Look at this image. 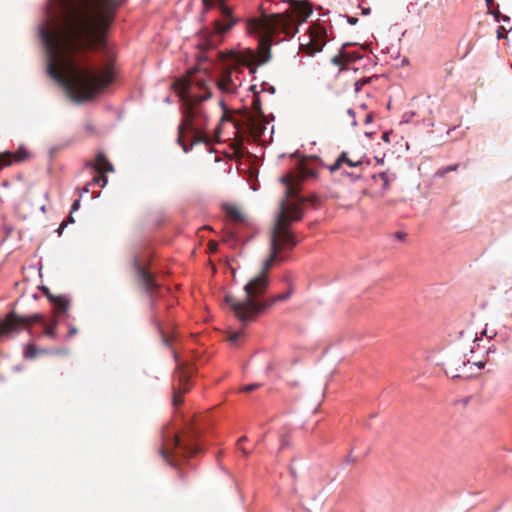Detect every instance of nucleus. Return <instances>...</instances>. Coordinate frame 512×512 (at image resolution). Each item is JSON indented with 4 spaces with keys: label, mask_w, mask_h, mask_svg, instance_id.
Instances as JSON below:
<instances>
[{
    "label": "nucleus",
    "mask_w": 512,
    "mask_h": 512,
    "mask_svg": "<svg viewBox=\"0 0 512 512\" xmlns=\"http://www.w3.org/2000/svg\"><path fill=\"white\" fill-rule=\"evenodd\" d=\"M86 129H87L88 131H91V132H92V131H93V126H92V124H90V123L86 124Z\"/></svg>",
    "instance_id": "3c124183"
},
{
    "label": "nucleus",
    "mask_w": 512,
    "mask_h": 512,
    "mask_svg": "<svg viewBox=\"0 0 512 512\" xmlns=\"http://www.w3.org/2000/svg\"><path fill=\"white\" fill-rule=\"evenodd\" d=\"M177 362L175 376L178 380L177 385H173V405L178 406L183 402V395L189 391V381L194 373V368L188 363L178 362L177 355L175 354Z\"/></svg>",
    "instance_id": "6e6552de"
},
{
    "label": "nucleus",
    "mask_w": 512,
    "mask_h": 512,
    "mask_svg": "<svg viewBox=\"0 0 512 512\" xmlns=\"http://www.w3.org/2000/svg\"><path fill=\"white\" fill-rule=\"evenodd\" d=\"M39 323L43 326V334L50 338L56 337V327L58 325L57 319H53L51 323L47 324L43 315L32 314L28 316H21L16 312L12 311L6 315V317L0 321V336L8 335L12 332H18L21 329H25L30 332V328L33 324Z\"/></svg>",
    "instance_id": "0eeeda50"
},
{
    "label": "nucleus",
    "mask_w": 512,
    "mask_h": 512,
    "mask_svg": "<svg viewBox=\"0 0 512 512\" xmlns=\"http://www.w3.org/2000/svg\"><path fill=\"white\" fill-rule=\"evenodd\" d=\"M311 14V9L297 1H292L290 8L284 13L264 14L260 18H251L247 22L249 33L259 35L258 50H246L245 54L234 55L232 63L223 68L217 82L218 88L225 93H234L237 82L233 74L239 70L238 63L247 67L267 63L271 58L270 46L277 33L293 36L298 31V24L305 21ZM255 69L251 68V72Z\"/></svg>",
    "instance_id": "f03ea898"
},
{
    "label": "nucleus",
    "mask_w": 512,
    "mask_h": 512,
    "mask_svg": "<svg viewBox=\"0 0 512 512\" xmlns=\"http://www.w3.org/2000/svg\"><path fill=\"white\" fill-rule=\"evenodd\" d=\"M504 303L512 306V274L504 281Z\"/></svg>",
    "instance_id": "aec40b11"
},
{
    "label": "nucleus",
    "mask_w": 512,
    "mask_h": 512,
    "mask_svg": "<svg viewBox=\"0 0 512 512\" xmlns=\"http://www.w3.org/2000/svg\"><path fill=\"white\" fill-rule=\"evenodd\" d=\"M485 1H486V4H487V7H488V12L491 13V8L494 5V0H485Z\"/></svg>",
    "instance_id": "79ce46f5"
},
{
    "label": "nucleus",
    "mask_w": 512,
    "mask_h": 512,
    "mask_svg": "<svg viewBox=\"0 0 512 512\" xmlns=\"http://www.w3.org/2000/svg\"><path fill=\"white\" fill-rule=\"evenodd\" d=\"M220 131H221V127H220V125H218L215 129V136L217 139H219Z\"/></svg>",
    "instance_id": "49530a36"
},
{
    "label": "nucleus",
    "mask_w": 512,
    "mask_h": 512,
    "mask_svg": "<svg viewBox=\"0 0 512 512\" xmlns=\"http://www.w3.org/2000/svg\"><path fill=\"white\" fill-rule=\"evenodd\" d=\"M46 351L45 350H39L35 345L33 344H30L26 347L25 349V352H24V355L25 357L27 358H34L36 357L38 354H43L45 353Z\"/></svg>",
    "instance_id": "b1692460"
},
{
    "label": "nucleus",
    "mask_w": 512,
    "mask_h": 512,
    "mask_svg": "<svg viewBox=\"0 0 512 512\" xmlns=\"http://www.w3.org/2000/svg\"><path fill=\"white\" fill-rule=\"evenodd\" d=\"M225 212H226L227 217L231 221H233L235 223H244L245 222V217L238 207L233 206V205H227V206H225Z\"/></svg>",
    "instance_id": "a211bd4d"
},
{
    "label": "nucleus",
    "mask_w": 512,
    "mask_h": 512,
    "mask_svg": "<svg viewBox=\"0 0 512 512\" xmlns=\"http://www.w3.org/2000/svg\"><path fill=\"white\" fill-rule=\"evenodd\" d=\"M102 178L103 179H100V187H104L106 184H107V177L105 176V174H101Z\"/></svg>",
    "instance_id": "a19ab883"
},
{
    "label": "nucleus",
    "mask_w": 512,
    "mask_h": 512,
    "mask_svg": "<svg viewBox=\"0 0 512 512\" xmlns=\"http://www.w3.org/2000/svg\"><path fill=\"white\" fill-rule=\"evenodd\" d=\"M245 125L254 139L261 137L265 130L264 124L258 119V117L253 116L250 113L245 115Z\"/></svg>",
    "instance_id": "2eb2a0df"
},
{
    "label": "nucleus",
    "mask_w": 512,
    "mask_h": 512,
    "mask_svg": "<svg viewBox=\"0 0 512 512\" xmlns=\"http://www.w3.org/2000/svg\"><path fill=\"white\" fill-rule=\"evenodd\" d=\"M244 441H246V437H241V438L238 440V443H237V444H238V446L240 447V449L243 451V453H244L245 455H248V454H249V452H248V451H246L244 448H242V447H241V444H242V442H244Z\"/></svg>",
    "instance_id": "e433bc0d"
},
{
    "label": "nucleus",
    "mask_w": 512,
    "mask_h": 512,
    "mask_svg": "<svg viewBox=\"0 0 512 512\" xmlns=\"http://www.w3.org/2000/svg\"><path fill=\"white\" fill-rule=\"evenodd\" d=\"M507 313L504 318L503 328L512 333V306L510 304H505Z\"/></svg>",
    "instance_id": "5701e85b"
},
{
    "label": "nucleus",
    "mask_w": 512,
    "mask_h": 512,
    "mask_svg": "<svg viewBox=\"0 0 512 512\" xmlns=\"http://www.w3.org/2000/svg\"><path fill=\"white\" fill-rule=\"evenodd\" d=\"M372 119H373L372 114H371V113H367V114H365V116H364V123H365V124H369V123H371V122H372Z\"/></svg>",
    "instance_id": "4c0bfd02"
},
{
    "label": "nucleus",
    "mask_w": 512,
    "mask_h": 512,
    "mask_svg": "<svg viewBox=\"0 0 512 512\" xmlns=\"http://www.w3.org/2000/svg\"><path fill=\"white\" fill-rule=\"evenodd\" d=\"M289 445V438L287 435H283L281 437V445H280V449H284L286 446Z\"/></svg>",
    "instance_id": "72a5a7b5"
},
{
    "label": "nucleus",
    "mask_w": 512,
    "mask_h": 512,
    "mask_svg": "<svg viewBox=\"0 0 512 512\" xmlns=\"http://www.w3.org/2000/svg\"><path fill=\"white\" fill-rule=\"evenodd\" d=\"M268 286V277L258 275L245 285V299L238 300L232 295H226L224 301L233 311L235 317L242 324H246L253 321L265 309L264 302H259L256 298L263 295L267 291Z\"/></svg>",
    "instance_id": "39448f33"
},
{
    "label": "nucleus",
    "mask_w": 512,
    "mask_h": 512,
    "mask_svg": "<svg viewBox=\"0 0 512 512\" xmlns=\"http://www.w3.org/2000/svg\"><path fill=\"white\" fill-rule=\"evenodd\" d=\"M29 152L25 149H19L15 152L5 151L0 153V169L10 166L14 163H21L27 160Z\"/></svg>",
    "instance_id": "4468645a"
},
{
    "label": "nucleus",
    "mask_w": 512,
    "mask_h": 512,
    "mask_svg": "<svg viewBox=\"0 0 512 512\" xmlns=\"http://www.w3.org/2000/svg\"><path fill=\"white\" fill-rule=\"evenodd\" d=\"M347 116H349V118H350V121H349L350 125H351V126H356V125H357V122H356V119H355V118H356V113H355V111H353L352 109H349V110L347 111Z\"/></svg>",
    "instance_id": "c756f323"
},
{
    "label": "nucleus",
    "mask_w": 512,
    "mask_h": 512,
    "mask_svg": "<svg viewBox=\"0 0 512 512\" xmlns=\"http://www.w3.org/2000/svg\"><path fill=\"white\" fill-rule=\"evenodd\" d=\"M32 200H33V198L31 195H26L18 203L17 213L19 214V216L21 218L26 219L32 214V212L34 210V205L32 204Z\"/></svg>",
    "instance_id": "f3484780"
},
{
    "label": "nucleus",
    "mask_w": 512,
    "mask_h": 512,
    "mask_svg": "<svg viewBox=\"0 0 512 512\" xmlns=\"http://www.w3.org/2000/svg\"><path fill=\"white\" fill-rule=\"evenodd\" d=\"M238 65H239V70H237V71L233 74V78L236 80V82H237V86H238V85L240 84V82H241V80H240V78H239V76H238V74L241 72V66H246L245 64H243V63H241V62H239V63H238Z\"/></svg>",
    "instance_id": "2f4dec72"
},
{
    "label": "nucleus",
    "mask_w": 512,
    "mask_h": 512,
    "mask_svg": "<svg viewBox=\"0 0 512 512\" xmlns=\"http://www.w3.org/2000/svg\"><path fill=\"white\" fill-rule=\"evenodd\" d=\"M348 22H349L350 24L354 25V24H356V23H357V18L350 17V18L348 19Z\"/></svg>",
    "instance_id": "de8ad7c7"
},
{
    "label": "nucleus",
    "mask_w": 512,
    "mask_h": 512,
    "mask_svg": "<svg viewBox=\"0 0 512 512\" xmlns=\"http://www.w3.org/2000/svg\"><path fill=\"white\" fill-rule=\"evenodd\" d=\"M82 192H84V193H88V192H89V188H88V187H84V188H83V190H82Z\"/></svg>",
    "instance_id": "4d7b16f0"
},
{
    "label": "nucleus",
    "mask_w": 512,
    "mask_h": 512,
    "mask_svg": "<svg viewBox=\"0 0 512 512\" xmlns=\"http://www.w3.org/2000/svg\"><path fill=\"white\" fill-rule=\"evenodd\" d=\"M77 329L75 327H70L69 329V332H68V336L69 337H72L73 335H75L77 333Z\"/></svg>",
    "instance_id": "c03bdc74"
},
{
    "label": "nucleus",
    "mask_w": 512,
    "mask_h": 512,
    "mask_svg": "<svg viewBox=\"0 0 512 512\" xmlns=\"http://www.w3.org/2000/svg\"><path fill=\"white\" fill-rule=\"evenodd\" d=\"M468 364L470 362L466 361L464 356L454 355L449 357L443 365L447 376L451 378H467L472 374L467 370Z\"/></svg>",
    "instance_id": "f8f14e48"
},
{
    "label": "nucleus",
    "mask_w": 512,
    "mask_h": 512,
    "mask_svg": "<svg viewBox=\"0 0 512 512\" xmlns=\"http://www.w3.org/2000/svg\"><path fill=\"white\" fill-rule=\"evenodd\" d=\"M50 302L55 306L57 312L65 313L69 306V300L65 296L50 297Z\"/></svg>",
    "instance_id": "6ab92c4d"
},
{
    "label": "nucleus",
    "mask_w": 512,
    "mask_h": 512,
    "mask_svg": "<svg viewBox=\"0 0 512 512\" xmlns=\"http://www.w3.org/2000/svg\"><path fill=\"white\" fill-rule=\"evenodd\" d=\"M204 10L208 11L214 6L220 9L222 19H216L212 28L202 29L197 36V47L201 50L197 54L198 61L207 60L203 53L216 48L223 42L224 34L236 23L232 16V10L225 4V0H202Z\"/></svg>",
    "instance_id": "423d86ee"
},
{
    "label": "nucleus",
    "mask_w": 512,
    "mask_h": 512,
    "mask_svg": "<svg viewBox=\"0 0 512 512\" xmlns=\"http://www.w3.org/2000/svg\"><path fill=\"white\" fill-rule=\"evenodd\" d=\"M292 294V287L285 293H281L278 295L273 296L268 301L264 302L265 308L271 307L272 305L276 304L279 301H285L290 298Z\"/></svg>",
    "instance_id": "412c9836"
},
{
    "label": "nucleus",
    "mask_w": 512,
    "mask_h": 512,
    "mask_svg": "<svg viewBox=\"0 0 512 512\" xmlns=\"http://www.w3.org/2000/svg\"><path fill=\"white\" fill-rule=\"evenodd\" d=\"M132 264L137 276L139 287L150 296L153 306L154 293L158 291L160 286L156 282L155 276L152 273H150L144 266L141 265L138 256L133 257Z\"/></svg>",
    "instance_id": "9b49d317"
},
{
    "label": "nucleus",
    "mask_w": 512,
    "mask_h": 512,
    "mask_svg": "<svg viewBox=\"0 0 512 512\" xmlns=\"http://www.w3.org/2000/svg\"><path fill=\"white\" fill-rule=\"evenodd\" d=\"M68 221H69L70 223H74V219H73V216H72V214H71V213H70V216H69V218H68Z\"/></svg>",
    "instance_id": "5fc2aeb1"
},
{
    "label": "nucleus",
    "mask_w": 512,
    "mask_h": 512,
    "mask_svg": "<svg viewBox=\"0 0 512 512\" xmlns=\"http://www.w3.org/2000/svg\"><path fill=\"white\" fill-rule=\"evenodd\" d=\"M55 18L40 29L47 56V73L76 102L92 100L113 80L110 65L83 68L75 56L106 42L120 0H53Z\"/></svg>",
    "instance_id": "f257e3e1"
},
{
    "label": "nucleus",
    "mask_w": 512,
    "mask_h": 512,
    "mask_svg": "<svg viewBox=\"0 0 512 512\" xmlns=\"http://www.w3.org/2000/svg\"><path fill=\"white\" fill-rule=\"evenodd\" d=\"M472 365L477 366L479 369L483 368L485 366V363L482 361L475 362Z\"/></svg>",
    "instance_id": "a18cd8bd"
},
{
    "label": "nucleus",
    "mask_w": 512,
    "mask_h": 512,
    "mask_svg": "<svg viewBox=\"0 0 512 512\" xmlns=\"http://www.w3.org/2000/svg\"><path fill=\"white\" fill-rule=\"evenodd\" d=\"M342 58H343V55H342V53H340L338 55L333 56L331 61L336 66H343L344 62H343Z\"/></svg>",
    "instance_id": "c85d7f7f"
},
{
    "label": "nucleus",
    "mask_w": 512,
    "mask_h": 512,
    "mask_svg": "<svg viewBox=\"0 0 512 512\" xmlns=\"http://www.w3.org/2000/svg\"><path fill=\"white\" fill-rule=\"evenodd\" d=\"M382 138H383V140L388 141V139H389L388 134H387V133H384V135H383V137H382Z\"/></svg>",
    "instance_id": "6e6d98bb"
},
{
    "label": "nucleus",
    "mask_w": 512,
    "mask_h": 512,
    "mask_svg": "<svg viewBox=\"0 0 512 512\" xmlns=\"http://www.w3.org/2000/svg\"><path fill=\"white\" fill-rule=\"evenodd\" d=\"M459 164H453L447 167L440 168L436 171L435 176L444 177L447 173L457 171Z\"/></svg>",
    "instance_id": "a878e982"
},
{
    "label": "nucleus",
    "mask_w": 512,
    "mask_h": 512,
    "mask_svg": "<svg viewBox=\"0 0 512 512\" xmlns=\"http://www.w3.org/2000/svg\"><path fill=\"white\" fill-rule=\"evenodd\" d=\"M174 89L182 101L183 119L178 127L177 142L184 152L198 143H208L205 133L208 116L200 106L203 100L211 97V91L203 76L189 75L174 83Z\"/></svg>",
    "instance_id": "20e7f679"
},
{
    "label": "nucleus",
    "mask_w": 512,
    "mask_h": 512,
    "mask_svg": "<svg viewBox=\"0 0 512 512\" xmlns=\"http://www.w3.org/2000/svg\"><path fill=\"white\" fill-rule=\"evenodd\" d=\"M500 20L508 21V20H509V17H508V16H506V15H501Z\"/></svg>",
    "instance_id": "864d4df0"
},
{
    "label": "nucleus",
    "mask_w": 512,
    "mask_h": 512,
    "mask_svg": "<svg viewBox=\"0 0 512 512\" xmlns=\"http://www.w3.org/2000/svg\"><path fill=\"white\" fill-rule=\"evenodd\" d=\"M80 207V201L79 200H76L73 205H72V209H71V214H73L76 210H78Z\"/></svg>",
    "instance_id": "58836bf2"
},
{
    "label": "nucleus",
    "mask_w": 512,
    "mask_h": 512,
    "mask_svg": "<svg viewBox=\"0 0 512 512\" xmlns=\"http://www.w3.org/2000/svg\"><path fill=\"white\" fill-rule=\"evenodd\" d=\"M491 352H493V353H495V352H496V349L494 348V346H490V347L488 348V353H491Z\"/></svg>",
    "instance_id": "603ef678"
},
{
    "label": "nucleus",
    "mask_w": 512,
    "mask_h": 512,
    "mask_svg": "<svg viewBox=\"0 0 512 512\" xmlns=\"http://www.w3.org/2000/svg\"><path fill=\"white\" fill-rule=\"evenodd\" d=\"M363 164V157L362 156H351L349 152L343 151L336 161L330 165L328 168L331 173L341 169L344 165H347L348 167H359Z\"/></svg>",
    "instance_id": "ddd939ff"
},
{
    "label": "nucleus",
    "mask_w": 512,
    "mask_h": 512,
    "mask_svg": "<svg viewBox=\"0 0 512 512\" xmlns=\"http://www.w3.org/2000/svg\"><path fill=\"white\" fill-rule=\"evenodd\" d=\"M208 248H209V251L214 253L217 251L218 249V243L215 242V241H209L208 242Z\"/></svg>",
    "instance_id": "473e14b6"
},
{
    "label": "nucleus",
    "mask_w": 512,
    "mask_h": 512,
    "mask_svg": "<svg viewBox=\"0 0 512 512\" xmlns=\"http://www.w3.org/2000/svg\"><path fill=\"white\" fill-rule=\"evenodd\" d=\"M161 333H162V341H163V343L165 345H169V341H170L169 337L166 334H164L163 332H161Z\"/></svg>",
    "instance_id": "37998d69"
},
{
    "label": "nucleus",
    "mask_w": 512,
    "mask_h": 512,
    "mask_svg": "<svg viewBox=\"0 0 512 512\" xmlns=\"http://www.w3.org/2000/svg\"><path fill=\"white\" fill-rule=\"evenodd\" d=\"M315 158H302L297 167L281 177L285 186V197L281 199L279 211L270 236V255L264 263L259 275L268 277V271L274 262H281L284 258L281 253L286 249H292L296 244L294 236L289 231V225L293 221H299L303 216V204L306 198L298 196L300 183L308 178L315 177L317 172L311 165Z\"/></svg>",
    "instance_id": "7ed1b4c3"
},
{
    "label": "nucleus",
    "mask_w": 512,
    "mask_h": 512,
    "mask_svg": "<svg viewBox=\"0 0 512 512\" xmlns=\"http://www.w3.org/2000/svg\"><path fill=\"white\" fill-rule=\"evenodd\" d=\"M177 449L182 450L183 457H191L198 452L196 446L183 444L178 436H173L171 440L159 449V454L168 465L176 466L175 453Z\"/></svg>",
    "instance_id": "9d476101"
},
{
    "label": "nucleus",
    "mask_w": 512,
    "mask_h": 512,
    "mask_svg": "<svg viewBox=\"0 0 512 512\" xmlns=\"http://www.w3.org/2000/svg\"><path fill=\"white\" fill-rule=\"evenodd\" d=\"M260 387H261V384H259V383L249 384V385H245V386H243V387L240 389V391H241V392H247V393H249V392H252V391H254V390H256V389H258V388H260Z\"/></svg>",
    "instance_id": "bb28decb"
},
{
    "label": "nucleus",
    "mask_w": 512,
    "mask_h": 512,
    "mask_svg": "<svg viewBox=\"0 0 512 512\" xmlns=\"http://www.w3.org/2000/svg\"><path fill=\"white\" fill-rule=\"evenodd\" d=\"M375 181H380V186L383 192L387 191L390 186V178L386 172H381L377 176H374Z\"/></svg>",
    "instance_id": "4be33fe9"
},
{
    "label": "nucleus",
    "mask_w": 512,
    "mask_h": 512,
    "mask_svg": "<svg viewBox=\"0 0 512 512\" xmlns=\"http://www.w3.org/2000/svg\"><path fill=\"white\" fill-rule=\"evenodd\" d=\"M91 166L96 170L98 174H105L113 171V165L102 152L96 155L95 160Z\"/></svg>",
    "instance_id": "dca6fc26"
},
{
    "label": "nucleus",
    "mask_w": 512,
    "mask_h": 512,
    "mask_svg": "<svg viewBox=\"0 0 512 512\" xmlns=\"http://www.w3.org/2000/svg\"><path fill=\"white\" fill-rule=\"evenodd\" d=\"M507 30L504 26H499L497 29V37L498 39L506 37Z\"/></svg>",
    "instance_id": "7c9ffc66"
},
{
    "label": "nucleus",
    "mask_w": 512,
    "mask_h": 512,
    "mask_svg": "<svg viewBox=\"0 0 512 512\" xmlns=\"http://www.w3.org/2000/svg\"><path fill=\"white\" fill-rule=\"evenodd\" d=\"M242 332H233L229 335L228 337V340L232 343V344H236L237 341L242 337Z\"/></svg>",
    "instance_id": "cd10ccee"
},
{
    "label": "nucleus",
    "mask_w": 512,
    "mask_h": 512,
    "mask_svg": "<svg viewBox=\"0 0 512 512\" xmlns=\"http://www.w3.org/2000/svg\"><path fill=\"white\" fill-rule=\"evenodd\" d=\"M495 337H498L503 341H508V339H509L508 336L506 335V333H502V332L495 333Z\"/></svg>",
    "instance_id": "c9c22d12"
},
{
    "label": "nucleus",
    "mask_w": 512,
    "mask_h": 512,
    "mask_svg": "<svg viewBox=\"0 0 512 512\" xmlns=\"http://www.w3.org/2000/svg\"><path fill=\"white\" fill-rule=\"evenodd\" d=\"M226 120H227V118L225 116H222L221 122L226 121Z\"/></svg>",
    "instance_id": "13d9d810"
},
{
    "label": "nucleus",
    "mask_w": 512,
    "mask_h": 512,
    "mask_svg": "<svg viewBox=\"0 0 512 512\" xmlns=\"http://www.w3.org/2000/svg\"><path fill=\"white\" fill-rule=\"evenodd\" d=\"M38 208H39L42 212H45V210H46V205H45L44 203H42V204H40V205L38 206Z\"/></svg>",
    "instance_id": "8fccbe9b"
},
{
    "label": "nucleus",
    "mask_w": 512,
    "mask_h": 512,
    "mask_svg": "<svg viewBox=\"0 0 512 512\" xmlns=\"http://www.w3.org/2000/svg\"><path fill=\"white\" fill-rule=\"evenodd\" d=\"M100 179H103V178H102L101 174H98V175H96V176H94V177H93L92 182H93L94 184H97V185H99V186H100Z\"/></svg>",
    "instance_id": "ea45409f"
},
{
    "label": "nucleus",
    "mask_w": 512,
    "mask_h": 512,
    "mask_svg": "<svg viewBox=\"0 0 512 512\" xmlns=\"http://www.w3.org/2000/svg\"><path fill=\"white\" fill-rule=\"evenodd\" d=\"M490 14H493V15H494L495 20H496L497 22H499V21H500V17H501V15H502V14L500 13V11H499L498 9H497V10H493V9L491 8V13H490Z\"/></svg>",
    "instance_id": "f704fd0d"
},
{
    "label": "nucleus",
    "mask_w": 512,
    "mask_h": 512,
    "mask_svg": "<svg viewBox=\"0 0 512 512\" xmlns=\"http://www.w3.org/2000/svg\"><path fill=\"white\" fill-rule=\"evenodd\" d=\"M307 41L300 44V51L307 56H314L323 50L326 44L327 31L320 24H314L309 29V34L305 36Z\"/></svg>",
    "instance_id": "1a4fd4ad"
},
{
    "label": "nucleus",
    "mask_w": 512,
    "mask_h": 512,
    "mask_svg": "<svg viewBox=\"0 0 512 512\" xmlns=\"http://www.w3.org/2000/svg\"><path fill=\"white\" fill-rule=\"evenodd\" d=\"M251 108L256 113L257 117L264 116V114L262 112L261 101H260V98L258 96H253L252 103H251Z\"/></svg>",
    "instance_id": "393cba45"
},
{
    "label": "nucleus",
    "mask_w": 512,
    "mask_h": 512,
    "mask_svg": "<svg viewBox=\"0 0 512 512\" xmlns=\"http://www.w3.org/2000/svg\"><path fill=\"white\" fill-rule=\"evenodd\" d=\"M43 291L45 292V294L47 295L48 299L50 300V297H55L54 295H52L47 288H44Z\"/></svg>",
    "instance_id": "09e8293b"
}]
</instances>
